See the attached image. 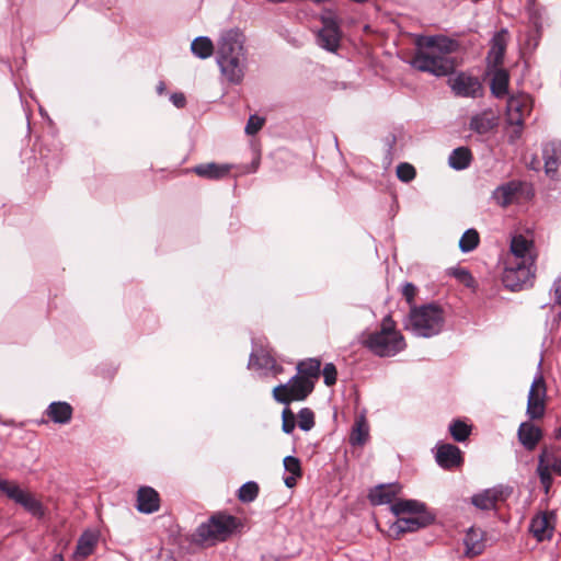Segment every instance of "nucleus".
Masks as SVG:
<instances>
[{
  "mask_svg": "<svg viewBox=\"0 0 561 561\" xmlns=\"http://www.w3.org/2000/svg\"><path fill=\"white\" fill-rule=\"evenodd\" d=\"M323 381L327 386H333L336 382L337 370L333 363H328L322 369Z\"/></svg>",
  "mask_w": 561,
  "mask_h": 561,
  "instance_id": "nucleus-43",
  "label": "nucleus"
},
{
  "mask_svg": "<svg viewBox=\"0 0 561 561\" xmlns=\"http://www.w3.org/2000/svg\"><path fill=\"white\" fill-rule=\"evenodd\" d=\"M466 546V554L469 557H476L483 552L484 545V533L480 528L470 527L463 538Z\"/></svg>",
  "mask_w": 561,
  "mask_h": 561,
  "instance_id": "nucleus-26",
  "label": "nucleus"
},
{
  "mask_svg": "<svg viewBox=\"0 0 561 561\" xmlns=\"http://www.w3.org/2000/svg\"><path fill=\"white\" fill-rule=\"evenodd\" d=\"M511 260L513 262L526 261V259L531 257L533 263L536 261V254L534 253V242L528 240L523 234L514 236L511 240L510 245Z\"/></svg>",
  "mask_w": 561,
  "mask_h": 561,
  "instance_id": "nucleus-18",
  "label": "nucleus"
},
{
  "mask_svg": "<svg viewBox=\"0 0 561 561\" xmlns=\"http://www.w3.org/2000/svg\"><path fill=\"white\" fill-rule=\"evenodd\" d=\"M540 459L543 460V465L552 466L557 458L552 451H549L547 448H543L538 457V462L540 461Z\"/></svg>",
  "mask_w": 561,
  "mask_h": 561,
  "instance_id": "nucleus-46",
  "label": "nucleus"
},
{
  "mask_svg": "<svg viewBox=\"0 0 561 561\" xmlns=\"http://www.w3.org/2000/svg\"><path fill=\"white\" fill-rule=\"evenodd\" d=\"M170 100L171 102L178 107V108H183L186 104V99H185V95L183 93H173L171 96H170Z\"/></svg>",
  "mask_w": 561,
  "mask_h": 561,
  "instance_id": "nucleus-47",
  "label": "nucleus"
},
{
  "mask_svg": "<svg viewBox=\"0 0 561 561\" xmlns=\"http://www.w3.org/2000/svg\"><path fill=\"white\" fill-rule=\"evenodd\" d=\"M239 524V519L232 515L215 514L196 528L193 535L194 541L207 546L225 541L233 534Z\"/></svg>",
  "mask_w": 561,
  "mask_h": 561,
  "instance_id": "nucleus-5",
  "label": "nucleus"
},
{
  "mask_svg": "<svg viewBox=\"0 0 561 561\" xmlns=\"http://www.w3.org/2000/svg\"><path fill=\"white\" fill-rule=\"evenodd\" d=\"M517 437L525 449L531 451L542 438V432L535 424L530 422H523L518 427Z\"/></svg>",
  "mask_w": 561,
  "mask_h": 561,
  "instance_id": "nucleus-22",
  "label": "nucleus"
},
{
  "mask_svg": "<svg viewBox=\"0 0 561 561\" xmlns=\"http://www.w3.org/2000/svg\"><path fill=\"white\" fill-rule=\"evenodd\" d=\"M551 466L550 465H543V460L540 459L538 467H537V473L540 479V483L542 484L545 489V493H548L551 485H552V474H551Z\"/></svg>",
  "mask_w": 561,
  "mask_h": 561,
  "instance_id": "nucleus-38",
  "label": "nucleus"
},
{
  "mask_svg": "<svg viewBox=\"0 0 561 561\" xmlns=\"http://www.w3.org/2000/svg\"><path fill=\"white\" fill-rule=\"evenodd\" d=\"M283 463L285 470L290 473L284 478V483L287 488H294L297 484V479L302 476L300 460L294 456H286Z\"/></svg>",
  "mask_w": 561,
  "mask_h": 561,
  "instance_id": "nucleus-29",
  "label": "nucleus"
},
{
  "mask_svg": "<svg viewBox=\"0 0 561 561\" xmlns=\"http://www.w3.org/2000/svg\"><path fill=\"white\" fill-rule=\"evenodd\" d=\"M51 561H64V559L61 554H55Z\"/></svg>",
  "mask_w": 561,
  "mask_h": 561,
  "instance_id": "nucleus-51",
  "label": "nucleus"
},
{
  "mask_svg": "<svg viewBox=\"0 0 561 561\" xmlns=\"http://www.w3.org/2000/svg\"><path fill=\"white\" fill-rule=\"evenodd\" d=\"M449 433L456 442H465L470 433L471 426L460 420H455L449 425Z\"/></svg>",
  "mask_w": 561,
  "mask_h": 561,
  "instance_id": "nucleus-36",
  "label": "nucleus"
},
{
  "mask_svg": "<svg viewBox=\"0 0 561 561\" xmlns=\"http://www.w3.org/2000/svg\"><path fill=\"white\" fill-rule=\"evenodd\" d=\"M398 483L379 484L370 490L368 499L373 505L390 504L400 493Z\"/></svg>",
  "mask_w": 561,
  "mask_h": 561,
  "instance_id": "nucleus-20",
  "label": "nucleus"
},
{
  "mask_svg": "<svg viewBox=\"0 0 561 561\" xmlns=\"http://www.w3.org/2000/svg\"><path fill=\"white\" fill-rule=\"evenodd\" d=\"M369 436L368 425L364 417H359L355 421L351 435L350 443L353 446H362L364 445Z\"/></svg>",
  "mask_w": 561,
  "mask_h": 561,
  "instance_id": "nucleus-33",
  "label": "nucleus"
},
{
  "mask_svg": "<svg viewBox=\"0 0 561 561\" xmlns=\"http://www.w3.org/2000/svg\"><path fill=\"white\" fill-rule=\"evenodd\" d=\"M448 84L456 96L477 99L483 96L484 88L478 77L459 72L449 78Z\"/></svg>",
  "mask_w": 561,
  "mask_h": 561,
  "instance_id": "nucleus-10",
  "label": "nucleus"
},
{
  "mask_svg": "<svg viewBox=\"0 0 561 561\" xmlns=\"http://www.w3.org/2000/svg\"><path fill=\"white\" fill-rule=\"evenodd\" d=\"M511 493L512 489L510 486L496 485L474 494L471 497V503L480 510L491 511L496 508L499 502L505 501Z\"/></svg>",
  "mask_w": 561,
  "mask_h": 561,
  "instance_id": "nucleus-12",
  "label": "nucleus"
},
{
  "mask_svg": "<svg viewBox=\"0 0 561 561\" xmlns=\"http://www.w3.org/2000/svg\"><path fill=\"white\" fill-rule=\"evenodd\" d=\"M253 358H254V355H253V354H251V356H250V365H252V364H253Z\"/></svg>",
  "mask_w": 561,
  "mask_h": 561,
  "instance_id": "nucleus-52",
  "label": "nucleus"
},
{
  "mask_svg": "<svg viewBox=\"0 0 561 561\" xmlns=\"http://www.w3.org/2000/svg\"><path fill=\"white\" fill-rule=\"evenodd\" d=\"M503 191H504V193H505V194H508V192H507V188H506V187H503Z\"/></svg>",
  "mask_w": 561,
  "mask_h": 561,
  "instance_id": "nucleus-53",
  "label": "nucleus"
},
{
  "mask_svg": "<svg viewBox=\"0 0 561 561\" xmlns=\"http://www.w3.org/2000/svg\"><path fill=\"white\" fill-rule=\"evenodd\" d=\"M542 158L545 160L546 173L554 176L561 164V142L550 141L542 148Z\"/></svg>",
  "mask_w": 561,
  "mask_h": 561,
  "instance_id": "nucleus-21",
  "label": "nucleus"
},
{
  "mask_svg": "<svg viewBox=\"0 0 561 561\" xmlns=\"http://www.w3.org/2000/svg\"><path fill=\"white\" fill-rule=\"evenodd\" d=\"M165 91V84L163 81H160L157 85V92L161 95Z\"/></svg>",
  "mask_w": 561,
  "mask_h": 561,
  "instance_id": "nucleus-50",
  "label": "nucleus"
},
{
  "mask_svg": "<svg viewBox=\"0 0 561 561\" xmlns=\"http://www.w3.org/2000/svg\"><path fill=\"white\" fill-rule=\"evenodd\" d=\"M417 288L412 283H405L402 288V295L409 305L413 304Z\"/></svg>",
  "mask_w": 561,
  "mask_h": 561,
  "instance_id": "nucleus-45",
  "label": "nucleus"
},
{
  "mask_svg": "<svg viewBox=\"0 0 561 561\" xmlns=\"http://www.w3.org/2000/svg\"><path fill=\"white\" fill-rule=\"evenodd\" d=\"M360 344L378 357H392L407 347L404 336L396 329L391 316L382 319L380 330L363 332Z\"/></svg>",
  "mask_w": 561,
  "mask_h": 561,
  "instance_id": "nucleus-3",
  "label": "nucleus"
},
{
  "mask_svg": "<svg viewBox=\"0 0 561 561\" xmlns=\"http://www.w3.org/2000/svg\"><path fill=\"white\" fill-rule=\"evenodd\" d=\"M191 49L196 57L206 59L214 54L215 47L209 37L199 36L192 42Z\"/></svg>",
  "mask_w": 561,
  "mask_h": 561,
  "instance_id": "nucleus-32",
  "label": "nucleus"
},
{
  "mask_svg": "<svg viewBox=\"0 0 561 561\" xmlns=\"http://www.w3.org/2000/svg\"><path fill=\"white\" fill-rule=\"evenodd\" d=\"M259 494V485L254 481L245 482L238 492V497L243 503H250L256 499Z\"/></svg>",
  "mask_w": 561,
  "mask_h": 561,
  "instance_id": "nucleus-37",
  "label": "nucleus"
},
{
  "mask_svg": "<svg viewBox=\"0 0 561 561\" xmlns=\"http://www.w3.org/2000/svg\"><path fill=\"white\" fill-rule=\"evenodd\" d=\"M529 99L527 95H512L506 103V122L515 128L510 134V142H515L520 138L525 118L530 113Z\"/></svg>",
  "mask_w": 561,
  "mask_h": 561,
  "instance_id": "nucleus-9",
  "label": "nucleus"
},
{
  "mask_svg": "<svg viewBox=\"0 0 561 561\" xmlns=\"http://www.w3.org/2000/svg\"><path fill=\"white\" fill-rule=\"evenodd\" d=\"M323 27L318 32V45L329 51H336L340 46L341 33L336 21L322 18Z\"/></svg>",
  "mask_w": 561,
  "mask_h": 561,
  "instance_id": "nucleus-15",
  "label": "nucleus"
},
{
  "mask_svg": "<svg viewBox=\"0 0 561 561\" xmlns=\"http://www.w3.org/2000/svg\"><path fill=\"white\" fill-rule=\"evenodd\" d=\"M546 383L541 375L536 377L531 383L526 413L530 420L541 419L545 415Z\"/></svg>",
  "mask_w": 561,
  "mask_h": 561,
  "instance_id": "nucleus-11",
  "label": "nucleus"
},
{
  "mask_svg": "<svg viewBox=\"0 0 561 561\" xmlns=\"http://www.w3.org/2000/svg\"><path fill=\"white\" fill-rule=\"evenodd\" d=\"M298 426L300 430L308 432L314 426V413L309 408H302L298 412Z\"/></svg>",
  "mask_w": 561,
  "mask_h": 561,
  "instance_id": "nucleus-39",
  "label": "nucleus"
},
{
  "mask_svg": "<svg viewBox=\"0 0 561 561\" xmlns=\"http://www.w3.org/2000/svg\"><path fill=\"white\" fill-rule=\"evenodd\" d=\"M436 462L444 469L460 467L463 462L461 450L453 444H440L436 450Z\"/></svg>",
  "mask_w": 561,
  "mask_h": 561,
  "instance_id": "nucleus-17",
  "label": "nucleus"
},
{
  "mask_svg": "<svg viewBox=\"0 0 561 561\" xmlns=\"http://www.w3.org/2000/svg\"><path fill=\"white\" fill-rule=\"evenodd\" d=\"M491 75L490 90L496 99H503L508 93L510 73L502 67L488 70Z\"/></svg>",
  "mask_w": 561,
  "mask_h": 561,
  "instance_id": "nucleus-23",
  "label": "nucleus"
},
{
  "mask_svg": "<svg viewBox=\"0 0 561 561\" xmlns=\"http://www.w3.org/2000/svg\"><path fill=\"white\" fill-rule=\"evenodd\" d=\"M479 243H480L479 232L476 229L470 228L462 233V236L459 240V249L462 253H469V252L473 251L474 249H477Z\"/></svg>",
  "mask_w": 561,
  "mask_h": 561,
  "instance_id": "nucleus-35",
  "label": "nucleus"
},
{
  "mask_svg": "<svg viewBox=\"0 0 561 561\" xmlns=\"http://www.w3.org/2000/svg\"><path fill=\"white\" fill-rule=\"evenodd\" d=\"M314 388V382L304 376L295 375L287 383L278 385L273 390L274 399L284 404L293 401H304Z\"/></svg>",
  "mask_w": 561,
  "mask_h": 561,
  "instance_id": "nucleus-8",
  "label": "nucleus"
},
{
  "mask_svg": "<svg viewBox=\"0 0 561 561\" xmlns=\"http://www.w3.org/2000/svg\"><path fill=\"white\" fill-rule=\"evenodd\" d=\"M94 547V540L92 537L82 536L77 546V554L81 557H88L92 553Z\"/></svg>",
  "mask_w": 561,
  "mask_h": 561,
  "instance_id": "nucleus-42",
  "label": "nucleus"
},
{
  "mask_svg": "<svg viewBox=\"0 0 561 561\" xmlns=\"http://www.w3.org/2000/svg\"><path fill=\"white\" fill-rule=\"evenodd\" d=\"M405 327L421 337L437 335L444 327L443 309L436 304L411 307Z\"/></svg>",
  "mask_w": 561,
  "mask_h": 561,
  "instance_id": "nucleus-4",
  "label": "nucleus"
},
{
  "mask_svg": "<svg viewBox=\"0 0 561 561\" xmlns=\"http://www.w3.org/2000/svg\"><path fill=\"white\" fill-rule=\"evenodd\" d=\"M244 42V35L237 28L225 31L217 41V65L225 79L232 84L241 83L247 71Z\"/></svg>",
  "mask_w": 561,
  "mask_h": 561,
  "instance_id": "nucleus-2",
  "label": "nucleus"
},
{
  "mask_svg": "<svg viewBox=\"0 0 561 561\" xmlns=\"http://www.w3.org/2000/svg\"><path fill=\"white\" fill-rule=\"evenodd\" d=\"M416 175L415 169L413 165L402 162L397 167V176L403 182L412 181Z\"/></svg>",
  "mask_w": 561,
  "mask_h": 561,
  "instance_id": "nucleus-41",
  "label": "nucleus"
},
{
  "mask_svg": "<svg viewBox=\"0 0 561 561\" xmlns=\"http://www.w3.org/2000/svg\"><path fill=\"white\" fill-rule=\"evenodd\" d=\"M72 407L65 401L51 402L45 411L48 419L57 424H68L72 419Z\"/></svg>",
  "mask_w": 561,
  "mask_h": 561,
  "instance_id": "nucleus-25",
  "label": "nucleus"
},
{
  "mask_svg": "<svg viewBox=\"0 0 561 561\" xmlns=\"http://www.w3.org/2000/svg\"><path fill=\"white\" fill-rule=\"evenodd\" d=\"M447 274L453 276L458 283L465 287L474 290L477 288V282L469 270L463 267H450L447 270Z\"/></svg>",
  "mask_w": 561,
  "mask_h": 561,
  "instance_id": "nucleus-34",
  "label": "nucleus"
},
{
  "mask_svg": "<svg viewBox=\"0 0 561 561\" xmlns=\"http://www.w3.org/2000/svg\"><path fill=\"white\" fill-rule=\"evenodd\" d=\"M0 491L14 503L21 505L27 513L38 519L45 516L44 505L27 490H23L14 481L0 478Z\"/></svg>",
  "mask_w": 561,
  "mask_h": 561,
  "instance_id": "nucleus-7",
  "label": "nucleus"
},
{
  "mask_svg": "<svg viewBox=\"0 0 561 561\" xmlns=\"http://www.w3.org/2000/svg\"><path fill=\"white\" fill-rule=\"evenodd\" d=\"M265 119L257 115H251L245 126V133L248 135H255L264 125Z\"/></svg>",
  "mask_w": 561,
  "mask_h": 561,
  "instance_id": "nucleus-44",
  "label": "nucleus"
},
{
  "mask_svg": "<svg viewBox=\"0 0 561 561\" xmlns=\"http://www.w3.org/2000/svg\"><path fill=\"white\" fill-rule=\"evenodd\" d=\"M458 43L444 35L428 36L417 41V49L411 60V66L419 71L428 72L436 77L448 76L455 70L454 58Z\"/></svg>",
  "mask_w": 561,
  "mask_h": 561,
  "instance_id": "nucleus-1",
  "label": "nucleus"
},
{
  "mask_svg": "<svg viewBox=\"0 0 561 561\" xmlns=\"http://www.w3.org/2000/svg\"><path fill=\"white\" fill-rule=\"evenodd\" d=\"M507 43L508 32L506 30L503 28L493 35L490 42V49L486 56L488 70L502 66L504 61Z\"/></svg>",
  "mask_w": 561,
  "mask_h": 561,
  "instance_id": "nucleus-14",
  "label": "nucleus"
},
{
  "mask_svg": "<svg viewBox=\"0 0 561 561\" xmlns=\"http://www.w3.org/2000/svg\"><path fill=\"white\" fill-rule=\"evenodd\" d=\"M554 518L553 512H540L536 514L529 524V531L536 538L537 541L541 542L545 540H551L554 531Z\"/></svg>",
  "mask_w": 561,
  "mask_h": 561,
  "instance_id": "nucleus-13",
  "label": "nucleus"
},
{
  "mask_svg": "<svg viewBox=\"0 0 561 561\" xmlns=\"http://www.w3.org/2000/svg\"><path fill=\"white\" fill-rule=\"evenodd\" d=\"M282 420V430L284 431V433H293L296 427V416L290 409L286 408L283 410Z\"/></svg>",
  "mask_w": 561,
  "mask_h": 561,
  "instance_id": "nucleus-40",
  "label": "nucleus"
},
{
  "mask_svg": "<svg viewBox=\"0 0 561 561\" xmlns=\"http://www.w3.org/2000/svg\"><path fill=\"white\" fill-rule=\"evenodd\" d=\"M434 516L431 513H423L410 516L398 517L391 526V529L397 534L413 533L421 528L431 525Z\"/></svg>",
  "mask_w": 561,
  "mask_h": 561,
  "instance_id": "nucleus-16",
  "label": "nucleus"
},
{
  "mask_svg": "<svg viewBox=\"0 0 561 561\" xmlns=\"http://www.w3.org/2000/svg\"><path fill=\"white\" fill-rule=\"evenodd\" d=\"M160 507L159 493L150 486H141L137 492L136 508L144 514H152Z\"/></svg>",
  "mask_w": 561,
  "mask_h": 561,
  "instance_id": "nucleus-19",
  "label": "nucleus"
},
{
  "mask_svg": "<svg viewBox=\"0 0 561 561\" xmlns=\"http://www.w3.org/2000/svg\"><path fill=\"white\" fill-rule=\"evenodd\" d=\"M497 126V117L491 110L483 111L473 115L470 119L469 127L479 135H485Z\"/></svg>",
  "mask_w": 561,
  "mask_h": 561,
  "instance_id": "nucleus-24",
  "label": "nucleus"
},
{
  "mask_svg": "<svg viewBox=\"0 0 561 561\" xmlns=\"http://www.w3.org/2000/svg\"><path fill=\"white\" fill-rule=\"evenodd\" d=\"M390 508L398 517L428 513L425 504L416 500H400L392 503Z\"/></svg>",
  "mask_w": 561,
  "mask_h": 561,
  "instance_id": "nucleus-28",
  "label": "nucleus"
},
{
  "mask_svg": "<svg viewBox=\"0 0 561 561\" xmlns=\"http://www.w3.org/2000/svg\"><path fill=\"white\" fill-rule=\"evenodd\" d=\"M321 362L318 358H307L297 364L298 376L308 379H317L321 374Z\"/></svg>",
  "mask_w": 561,
  "mask_h": 561,
  "instance_id": "nucleus-31",
  "label": "nucleus"
},
{
  "mask_svg": "<svg viewBox=\"0 0 561 561\" xmlns=\"http://www.w3.org/2000/svg\"><path fill=\"white\" fill-rule=\"evenodd\" d=\"M552 470L558 473L559 476H561V457L560 458H557L554 460V462L552 463L551 466Z\"/></svg>",
  "mask_w": 561,
  "mask_h": 561,
  "instance_id": "nucleus-49",
  "label": "nucleus"
},
{
  "mask_svg": "<svg viewBox=\"0 0 561 561\" xmlns=\"http://www.w3.org/2000/svg\"><path fill=\"white\" fill-rule=\"evenodd\" d=\"M552 291L556 304L561 305V276L554 280Z\"/></svg>",
  "mask_w": 561,
  "mask_h": 561,
  "instance_id": "nucleus-48",
  "label": "nucleus"
},
{
  "mask_svg": "<svg viewBox=\"0 0 561 561\" xmlns=\"http://www.w3.org/2000/svg\"><path fill=\"white\" fill-rule=\"evenodd\" d=\"M535 273L536 265L533 263L531 257L519 262L506 260L502 280L505 287L516 291L531 286L535 279Z\"/></svg>",
  "mask_w": 561,
  "mask_h": 561,
  "instance_id": "nucleus-6",
  "label": "nucleus"
},
{
  "mask_svg": "<svg viewBox=\"0 0 561 561\" xmlns=\"http://www.w3.org/2000/svg\"><path fill=\"white\" fill-rule=\"evenodd\" d=\"M230 170V164H218L215 162L198 164L193 168L195 174L209 180L224 179L229 174Z\"/></svg>",
  "mask_w": 561,
  "mask_h": 561,
  "instance_id": "nucleus-27",
  "label": "nucleus"
},
{
  "mask_svg": "<svg viewBox=\"0 0 561 561\" xmlns=\"http://www.w3.org/2000/svg\"><path fill=\"white\" fill-rule=\"evenodd\" d=\"M472 160V154L469 148L458 147L454 149L448 158L449 165L455 170L467 169Z\"/></svg>",
  "mask_w": 561,
  "mask_h": 561,
  "instance_id": "nucleus-30",
  "label": "nucleus"
}]
</instances>
